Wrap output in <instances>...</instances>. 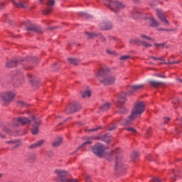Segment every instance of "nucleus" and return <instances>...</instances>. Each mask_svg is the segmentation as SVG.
<instances>
[{
	"mask_svg": "<svg viewBox=\"0 0 182 182\" xmlns=\"http://www.w3.org/2000/svg\"><path fill=\"white\" fill-rule=\"evenodd\" d=\"M15 92L13 91H3L0 92V99L4 105H9L15 99Z\"/></svg>",
	"mask_w": 182,
	"mask_h": 182,
	"instance_id": "obj_4",
	"label": "nucleus"
},
{
	"mask_svg": "<svg viewBox=\"0 0 182 182\" xmlns=\"http://www.w3.org/2000/svg\"><path fill=\"white\" fill-rule=\"evenodd\" d=\"M141 41V39H145L146 41H153V38H151V37L146 36L145 34H141L140 36V38Z\"/></svg>",
	"mask_w": 182,
	"mask_h": 182,
	"instance_id": "obj_29",
	"label": "nucleus"
},
{
	"mask_svg": "<svg viewBox=\"0 0 182 182\" xmlns=\"http://www.w3.org/2000/svg\"><path fill=\"white\" fill-rule=\"evenodd\" d=\"M80 109V105H70L66 108L67 112L69 113H75V112H77Z\"/></svg>",
	"mask_w": 182,
	"mask_h": 182,
	"instance_id": "obj_18",
	"label": "nucleus"
},
{
	"mask_svg": "<svg viewBox=\"0 0 182 182\" xmlns=\"http://www.w3.org/2000/svg\"><path fill=\"white\" fill-rule=\"evenodd\" d=\"M26 23H27L26 26H27L28 31H32L33 32H36V33H41L42 32V31L41 30V28H39L37 26H35L31 21H27Z\"/></svg>",
	"mask_w": 182,
	"mask_h": 182,
	"instance_id": "obj_11",
	"label": "nucleus"
},
{
	"mask_svg": "<svg viewBox=\"0 0 182 182\" xmlns=\"http://www.w3.org/2000/svg\"><path fill=\"white\" fill-rule=\"evenodd\" d=\"M115 167L117 168H126L124 164H123V162H122V161L119 159H116Z\"/></svg>",
	"mask_w": 182,
	"mask_h": 182,
	"instance_id": "obj_23",
	"label": "nucleus"
},
{
	"mask_svg": "<svg viewBox=\"0 0 182 182\" xmlns=\"http://www.w3.org/2000/svg\"><path fill=\"white\" fill-rule=\"evenodd\" d=\"M79 14L80 15V16H83L84 18L87 17V14L85 12H80Z\"/></svg>",
	"mask_w": 182,
	"mask_h": 182,
	"instance_id": "obj_41",
	"label": "nucleus"
},
{
	"mask_svg": "<svg viewBox=\"0 0 182 182\" xmlns=\"http://www.w3.org/2000/svg\"><path fill=\"white\" fill-rule=\"evenodd\" d=\"M18 106H21L23 107H25L26 106V103H25L23 101H18Z\"/></svg>",
	"mask_w": 182,
	"mask_h": 182,
	"instance_id": "obj_38",
	"label": "nucleus"
},
{
	"mask_svg": "<svg viewBox=\"0 0 182 182\" xmlns=\"http://www.w3.org/2000/svg\"><path fill=\"white\" fill-rule=\"evenodd\" d=\"M81 95L82 97H90L92 92H90V90H87L85 91L81 92Z\"/></svg>",
	"mask_w": 182,
	"mask_h": 182,
	"instance_id": "obj_25",
	"label": "nucleus"
},
{
	"mask_svg": "<svg viewBox=\"0 0 182 182\" xmlns=\"http://www.w3.org/2000/svg\"><path fill=\"white\" fill-rule=\"evenodd\" d=\"M51 29H55V27H52Z\"/></svg>",
	"mask_w": 182,
	"mask_h": 182,
	"instance_id": "obj_57",
	"label": "nucleus"
},
{
	"mask_svg": "<svg viewBox=\"0 0 182 182\" xmlns=\"http://www.w3.org/2000/svg\"><path fill=\"white\" fill-rule=\"evenodd\" d=\"M14 4L16 8H28V3L25 1L14 2Z\"/></svg>",
	"mask_w": 182,
	"mask_h": 182,
	"instance_id": "obj_21",
	"label": "nucleus"
},
{
	"mask_svg": "<svg viewBox=\"0 0 182 182\" xmlns=\"http://www.w3.org/2000/svg\"><path fill=\"white\" fill-rule=\"evenodd\" d=\"M149 83L151 86H153L154 87H157L158 86H160V85H163L161 82L154 80H149Z\"/></svg>",
	"mask_w": 182,
	"mask_h": 182,
	"instance_id": "obj_24",
	"label": "nucleus"
},
{
	"mask_svg": "<svg viewBox=\"0 0 182 182\" xmlns=\"http://www.w3.org/2000/svg\"><path fill=\"white\" fill-rule=\"evenodd\" d=\"M38 157V155H36V154H33L29 156V160L31 161H35V160H36V158Z\"/></svg>",
	"mask_w": 182,
	"mask_h": 182,
	"instance_id": "obj_33",
	"label": "nucleus"
},
{
	"mask_svg": "<svg viewBox=\"0 0 182 182\" xmlns=\"http://www.w3.org/2000/svg\"><path fill=\"white\" fill-rule=\"evenodd\" d=\"M174 63H178V61H177V62H176V61H174V62H168V63L162 62V63H160V65H163V64H164V65H174Z\"/></svg>",
	"mask_w": 182,
	"mask_h": 182,
	"instance_id": "obj_35",
	"label": "nucleus"
},
{
	"mask_svg": "<svg viewBox=\"0 0 182 182\" xmlns=\"http://www.w3.org/2000/svg\"><path fill=\"white\" fill-rule=\"evenodd\" d=\"M119 109V113H121L122 114H124V113H126V112H127V109L126 107H124L123 105H121L120 107H118Z\"/></svg>",
	"mask_w": 182,
	"mask_h": 182,
	"instance_id": "obj_30",
	"label": "nucleus"
},
{
	"mask_svg": "<svg viewBox=\"0 0 182 182\" xmlns=\"http://www.w3.org/2000/svg\"><path fill=\"white\" fill-rule=\"evenodd\" d=\"M76 151H75V152H73V154H75V153H76Z\"/></svg>",
	"mask_w": 182,
	"mask_h": 182,
	"instance_id": "obj_56",
	"label": "nucleus"
},
{
	"mask_svg": "<svg viewBox=\"0 0 182 182\" xmlns=\"http://www.w3.org/2000/svg\"><path fill=\"white\" fill-rule=\"evenodd\" d=\"M30 77H32V75H30Z\"/></svg>",
	"mask_w": 182,
	"mask_h": 182,
	"instance_id": "obj_58",
	"label": "nucleus"
},
{
	"mask_svg": "<svg viewBox=\"0 0 182 182\" xmlns=\"http://www.w3.org/2000/svg\"><path fill=\"white\" fill-rule=\"evenodd\" d=\"M16 63H18V60L14 59V60L8 61L6 63V68H14V66H16Z\"/></svg>",
	"mask_w": 182,
	"mask_h": 182,
	"instance_id": "obj_22",
	"label": "nucleus"
},
{
	"mask_svg": "<svg viewBox=\"0 0 182 182\" xmlns=\"http://www.w3.org/2000/svg\"><path fill=\"white\" fill-rule=\"evenodd\" d=\"M9 144H11V143H16V141H8Z\"/></svg>",
	"mask_w": 182,
	"mask_h": 182,
	"instance_id": "obj_51",
	"label": "nucleus"
},
{
	"mask_svg": "<svg viewBox=\"0 0 182 182\" xmlns=\"http://www.w3.org/2000/svg\"><path fill=\"white\" fill-rule=\"evenodd\" d=\"M91 140H102V141H105V143H110V140H109V138L107 136H90L87 138V141L84 142L81 146H80L77 148V150H80L82 147H85L86 144H91L92 141Z\"/></svg>",
	"mask_w": 182,
	"mask_h": 182,
	"instance_id": "obj_6",
	"label": "nucleus"
},
{
	"mask_svg": "<svg viewBox=\"0 0 182 182\" xmlns=\"http://www.w3.org/2000/svg\"><path fill=\"white\" fill-rule=\"evenodd\" d=\"M149 59H153V60H161L162 62H164V58L163 57L156 58L154 56H150Z\"/></svg>",
	"mask_w": 182,
	"mask_h": 182,
	"instance_id": "obj_32",
	"label": "nucleus"
},
{
	"mask_svg": "<svg viewBox=\"0 0 182 182\" xmlns=\"http://www.w3.org/2000/svg\"><path fill=\"white\" fill-rule=\"evenodd\" d=\"M109 68H104L100 70H99L95 74V77H97V79L101 82V83H103L105 86H107L109 85H113L114 82H116V77L113 75H107L105 77V79H102L103 76H105L106 73L109 72Z\"/></svg>",
	"mask_w": 182,
	"mask_h": 182,
	"instance_id": "obj_3",
	"label": "nucleus"
},
{
	"mask_svg": "<svg viewBox=\"0 0 182 182\" xmlns=\"http://www.w3.org/2000/svg\"><path fill=\"white\" fill-rule=\"evenodd\" d=\"M92 153H94L97 157H103L106 148L105 147V145L102 144H97L92 147Z\"/></svg>",
	"mask_w": 182,
	"mask_h": 182,
	"instance_id": "obj_7",
	"label": "nucleus"
},
{
	"mask_svg": "<svg viewBox=\"0 0 182 182\" xmlns=\"http://www.w3.org/2000/svg\"><path fill=\"white\" fill-rule=\"evenodd\" d=\"M86 35H87L88 38L90 39H92L93 38H99V39H101L102 42H105L106 41V38L102 36V34H97L96 33H87L86 32Z\"/></svg>",
	"mask_w": 182,
	"mask_h": 182,
	"instance_id": "obj_15",
	"label": "nucleus"
},
{
	"mask_svg": "<svg viewBox=\"0 0 182 182\" xmlns=\"http://www.w3.org/2000/svg\"><path fill=\"white\" fill-rule=\"evenodd\" d=\"M153 181L154 182H161V180H160V178H157V177H154L152 178Z\"/></svg>",
	"mask_w": 182,
	"mask_h": 182,
	"instance_id": "obj_40",
	"label": "nucleus"
},
{
	"mask_svg": "<svg viewBox=\"0 0 182 182\" xmlns=\"http://www.w3.org/2000/svg\"><path fill=\"white\" fill-rule=\"evenodd\" d=\"M127 101V99L126 98V93L125 92L121 93L118 97V102L117 104V107H120L121 106H123Z\"/></svg>",
	"mask_w": 182,
	"mask_h": 182,
	"instance_id": "obj_13",
	"label": "nucleus"
},
{
	"mask_svg": "<svg viewBox=\"0 0 182 182\" xmlns=\"http://www.w3.org/2000/svg\"><path fill=\"white\" fill-rule=\"evenodd\" d=\"M107 53H108L109 55H114V51H110L109 50H107Z\"/></svg>",
	"mask_w": 182,
	"mask_h": 182,
	"instance_id": "obj_44",
	"label": "nucleus"
},
{
	"mask_svg": "<svg viewBox=\"0 0 182 182\" xmlns=\"http://www.w3.org/2000/svg\"><path fill=\"white\" fill-rule=\"evenodd\" d=\"M109 39H112L113 41H114V37H112V36H109Z\"/></svg>",
	"mask_w": 182,
	"mask_h": 182,
	"instance_id": "obj_53",
	"label": "nucleus"
},
{
	"mask_svg": "<svg viewBox=\"0 0 182 182\" xmlns=\"http://www.w3.org/2000/svg\"><path fill=\"white\" fill-rule=\"evenodd\" d=\"M53 5H55V0H48L47 2L48 8L44 11V14H46V15H48V14H50Z\"/></svg>",
	"mask_w": 182,
	"mask_h": 182,
	"instance_id": "obj_16",
	"label": "nucleus"
},
{
	"mask_svg": "<svg viewBox=\"0 0 182 182\" xmlns=\"http://www.w3.org/2000/svg\"><path fill=\"white\" fill-rule=\"evenodd\" d=\"M144 87V85L141 84L133 85L131 88V90L129 92V94L133 95L134 92H139V90H141V89H143Z\"/></svg>",
	"mask_w": 182,
	"mask_h": 182,
	"instance_id": "obj_17",
	"label": "nucleus"
},
{
	"mask_svg": "<svg viewBox=\"0 0 182 182\" xmlns=\"http://www.w3.org/2000/svg\"><path fill=\"white\" fill-rule=\"evenodd\" d=\"M4 177V175L2 173H0V178H2Z\"/></svg>",
	"mask_w": 182,
	"mask_h": 182,
	"instance_id": "obj_54",
	"label": "nucleus"
},
{
	"mask_svg": "<svg viewBox=\"0 0 182 182\" xmlns=\"http://www.w3.org/2000/svg\"><path fill=\"white\" fill-rule=\"evenodd\" d=\"M119 59L120 60H127L128 59H130V55H122Z\"/></svg>",
	"mask_w": 182,
	"mask_h": 182,
	"instance_id": "obj_34",
	"label": "nucleus"
},
{
	"mask_svg": "<svg viewBox=\"0 0 182 182\" xmlns=\"http://www.w3.org/2000/svg\"><path fill=\"white\" fill-rule=\"evenodd\" d=\"M54 65H56V63H55Z\"/></svg>",
	"mask_w": 182,
	"mask_h": 182,
	"instance_id": "obj_60",
	"label": "nucleus"
},
{
	"mask_svg": "<svg viewBox=\"0 0 182 182\" xmlns=\"http://www.w3.org/2000/svg\"><path fill=\"white\" fill-rule=\"evenodd\" d=\"M0 137H1V139H5V135H4V134H2L0 133Z\"/></svg>",
	"mask_w": 182,
	"mask_h": 182,
	"instance_id": "obj_49",
	"label": "nucleus"
},
{
	"mask_svg": "<svg viewBox=\"0 0 182 182\" xmlns=\"http://www.w3.org/2000/svg\"><path fill=\"white\" fill-rule=\"evenodd\" d=\"M149 26H152L153 28L160 26V22L157 21L154 18H149Z\"/></svg>",
	"mask_w": 182,
	"mask_h": 182,
	"instance_id": "obj_20",
	"label": "nucleus"
},
{
	"mask_svg": "<svg viewBox=\"0 0 182 182\" xmlns=\"http://www.w3.org/2000/svg\"><path fill=\"white\" fill-rule=\"evenodd\" d=\"M100 28L102 29V31H109L113 28V24L112 22L107 20L100 24Z\"/></svg>",
	"mask_w": 182,
	"mask_h": 182,
	"instance_id": "obj_12",
	"label": "nucleus"
},
{
	"mask_svg": "<svg viewBox=\"0 0 182 182\" xmlns=\"http://www.w3.org/2000/svg\"><path fill=\"white\" fill-rule=\"evenodd\" d=\"M102 110L103 112H106L107 110H109L110 109V104L109 103H105L101 107Z\"/></svg>",
	"mask_w": 182,
	"mask_h": 182,
	"instance_id": "obj_28",
	"label": "nucleus"
},
{
	"mask_svg": "<svg viewBox=\"0 0 182 182\" xmlns=\"http://www.w3.org/2000/svg\"><path fill=\"white\" fill-rule=\"evenodd\" d=\"M30 82H32V80H30Z\"/></svg>",
	"mask_w": 182,
	"mask_h": 182,
	"instance_id": "obj_59",
	"label": "nucleus"
},
{
	"mask_svg": "<svg viewBox=\"0 0 182 182\" xmlns=\"http://www.w3.org/2000/svg\"><path fill=\"white\" fill-rule=\"evenodd\" d=\"M126 130H127V132H130L131 133H136V129L134 128H132V127H129V128H127Z\"/></svg>",
	"mask_w": 182,
	"mask_h": 182,
	"instance_id": "obj_36",
	"label": "nucleus"
},
{
	"mask_svg": "<svg viewBox=\"0 0 182 182\" xmlns=\"http://www.w3.org/2000/svg\"><path fill=\"white\" fill-rule=\"evenodd\" d=\"M116 125H114V126H113L112 127H109V129H108V130H110V131H112V130H114V129H116Z\"/></svg>",
	"mask_w": 182,
	"mask_h": 182,
	"instance_id": "obj_45",
	"label": "nucleus"
},
{
	"mask_svg": "<svg viewBox=\"0 0 182 182\" xmlns=\"http://www.w3.org/2000/svg\"><path fill=\"white\" fill-rule=\"evenodd\" d=\"M43 0H39V2H41H41H43Z\"/></svg>",
	"mask_w": 182,
	"mask_h": 182,
	"instance_id": "obj_55",
	"label": "nucleus"
},
{
	"mask_svg": "<svg viewBox=\"0 0 182 182\" xmlns=\"http://www.w3.org/2000/svg\"><path fill=\"white\" fill-rule=\"evenodd\" d=\"M60 124H62V123H60Z\"/></svg>",
	"mask_w": 182,
	"mask_h": 182,
	"instance_id": "obj_61",
	"label": "nucleus"
},
{
	"mask_svg": "<svg viewBox=\"0 0 182 182\" xmlns=\"http://www.w3.org/2000/svg\"><path fill=\"white\" fill-rule=\"evenodd\" d=\"M2 6H4V3H0V9H1Z\"/></svg>",
	"mask_w": 182,
	"mask_h": 182,
	"instance_id": "obj_52",
	"label": "nucleus"
},
{
	"mask_svg": "<svg viewBox=\"0 0 182 182\" xmlns=\"http://www.w3.org/2000/svg\"><path fill=\"white\" fill-rule=\"evenodd\" d=\"M139 156V153L137 151H134L132 153V159H136V157Z\"/></svg>",
	"mask_w": 182,
	"mask_h": 182,
	"instance_id": "obj_39",
	"label": "nucleus"
},
{
	"mask_svg": "<svg viewBox=\"0 0 182 182\" xmlns=\"http://www.w3.org/2000/svg\"><path fill=\"white\" fill-rule=\"evenodd\" d=\"M54 173L61 182H66V179L68 178V171L62 169H57L54 171Z\"/></svg>",
	"mask_w": 182,
	"mask_h": 182,
	"instance_id": "obj_9",
	"label": "nucleus"
},
{
	"mask_svg": "<svg viewBox=\"0 0 182 182\" xmlns=\"http://www.w3.org/2000/svg\"><path fill=\"white\" fill-rule=\"evenodd\" d=\"M144 102H136L133 110L132 111L131 115L129 117L128 119L125 120L124 124H132L134 119H137V117H140V116L143 114V113L144 112Z\"/></svg>",
	"mask_w": 182,
	"mask_h": 182,
	"instance_id": "obj_2",
	"label": "nucleus"
},
{
	"mask_svg": "<svg viewBox=\"0 0 182 182\" xmlns=\"http://www.w3.org/2000/svg\"><path fill=\"white\" fill-rule=\"evenodd\" d=\"M4 132H6V133H9V129L8 128H5Z\"/></svg>",
	"mask_w": 182,
	"mask_h": 182,
	"instance_id": "obj_48",
	"label": "nucleus"
},
{
	"mask_svg": "<svg viewBox=\"0 0 182 182\" xmlns=\"http://www.w3.org/2000/svg\"><path fill=\"white\" fill-rule=\"evenodd\" d=\"M45 144V140L44 139H41L36 142L35 144H32L28 146V149H38Z\"/></svg>",
	"mask_w": 182,
	"mask_h": 182,
	"instance_id": "obj_19",
	"label": "nucleus"
},
{
	"mask_svg": "<svg viewBox=\"0 0 182 182\" xmlns=\"http://www.w3.org/2000/svg\"><path fill=\"white\" fill-rule=\"evenodd\" d=\"M149 136H151V129L150 128L146 130V137H149Z\"/></svg>",
	"mask_w": 182,
	"mask_h": 182,
	"instance_id": "obj_37",
	"label": "nucleus"
},
{
	"mask_svg": "<svg viewBox=\"0 0 182 182\" xmlns=\"http://www.w3.org/2000/svg\"><path fill=\"white\" fill-rule=\"evenodd\" d=\"M156 11L159 19H160V21H161V22L164 23L166 26H168L170 25V23H168V21H167V18H166V16L164 15L163 11H161V9H156Z\"/></svg>",
	"mask_w": 182,
	"mask_h": 182,
	"instance_id": "obj_10",
	"label": "nucleus"
},
{
	"mask_svg": "<svg viewBox=\"0 0 182 182\" xmlns=\"http://www.w3.org/2000/svg\"><path fill=\"white\" fill-rule=\"evenodd\" d=\"M117 21H119V22H122V21H123V18H122L121 16H117Z\"/></svg>",
	"mask_w": 182,
	"mask_h": 182,
	"instance_id": "obj_43",
	"label": "nucleus"
},
{
	"mask_svg": "<svg viewBox=\"0 0 182 182\" xmlns=\"http://www.w3.org/2000/svg\"><path fill=\"white\" fill-rule=\"evenodd\" d=\"M171 119L168 117H165L164 119V124H166L167 122H170Z\"/></svg>",
	"mask_w": 182,
	"mask_h": 182,
	"instance_id": "obj_42",
	"label": "nucleus"
},
{
	"mask_svg": "<svg viewBox=\"0 0 182 182\" xmlns=\"http://www.w3.org/2000/svg\"><path fill=\"white\" fill-rule=\"evenodd\" d=\"M68 62L71 65H77V63H79V60H77L76 58H68Z\"/></svg>",
	"mask_w": 182,
	"mask_h": 182,
	"instance_id": "obj_27",
	"label": "nucleus"
},
{
	"mask_svg": "<svg viewBox=\"0 0 182 182\" xmlns=\"http://www.w3.org/2000/svg\"><path fill=\"white\" fill-rule=\"evenodd\" d=\"M130 45H141L142 46H144V48H150L151 46V44L141 40L140 38H132L129 40Z\"/></svg>",
	"mask_w": 182,
	"mask_h": 182,
	"instance_id": "obj_8",
	"label": "nucleus"
},
{
	"mask_svg": "<svg viewBox=\"0 0 182 182\" xmlns=\"http://www.w3.org/2000/svg\"><path fill=\"white\" fill-rule=\"evenodd\" d=\"M154 45L155 46H164V45L161 43H155Z\"/></svg>",
	"mask_w": 182,
	"mask_h": 182,
	"instance_id": "obj_47",
	"label": "nucleus"
},
{
	"mask_svg": "<svg viewBox=\"0 0 182 182\" xmlns=\"http://www.w3.org/2000/svg\"><path fill=\"white\" fill-rule=\"evenodd\" d=\"M176 80H177L178 83H181L182 84V80L181 79L177 78Z\"/></svg>",
	"mask_w": 182,
	"mask_h": 182,
	"instance_id": "obj_46",
	"label": "nucleus"
},
{
	"mask_svg": "<svg viewBox=\"0 0 182 182\" xmlns=\"http://www.w3.org/2000/svg\"><path fill=\"white\" fill-rule=\"evenodd\" d=\"M62 144V138L59 137L57 140L53 142V147H58V146H60Z\"/></svg>",
	"mask_w": 182,
	"mask_h": 182,
	"instance_id": "obj_26",
	"label": "nucleus"
},
{
	"mask_svg": "<svg viewBox=\"0 0 182 182\" xmlns=\"http://www.w3.org/2000/svg\"><path fill=\"white\" fill-rule=\"evenodd\" d=\"M33 122L31 133L32 134H38L39 133V127L41 126V121L40 119L35 117V116L31 117V119L27 117H18L13 119L12 125L14 127H18L20 124L22 126L25 124H29Z\"/></svg>",
	"mask_w": 182,
	"mask_h": 182,
	"instance_id": "obj_1",
	"label": "nucleus"
},
{
	"mask_svg": "<svg viewBox=\"0 0 182 182\" xmlns=\"http://www.w3.org/2000/svg\"><path fill=\"white\" fill-rule=\"evenodd\" d=\"M132 17L133 19H143V12L138 9H135L132 11Z\"/></svg>",
	"mask_w": 182,
	"mask_h": 182,
	"instance_id": "obj_14",
	"label": "nucleus"
},
{
	"mask_svg": "<svg viewBox=\"0 0 182 182\" xmlns=\"http://www.w3.org/2000/svg\"><path fill=\"white\" fill-rule=\"evenodd\" d=\"M104 4L105 6H108V8H109L112 11H114V12H117V9H122L124 8V5L117 0H105Z\"/></svg>",
	"mask_w": 182,
	"mask_h": 182,
	"instance_id": "obj_5",
	"label": "nucleus"
},
{
	"mask_svg": "<svg viewBox=\"0 0 182 182\" xmlns=\"http://www.w3.org/2000/svg\"><path fill=\"white\" fill-rule=\"evenodd\" d=\"M100 129H102L101 127H97V128H93V129H85V132H97V130H100Z\"/></svg>",
	"mask_w": 182,
	"mask_h": 182,
	"instance_id": "obj_31",
	"label": "nucleus"
},
{
	"mask_svg": "<svg viewBox=\"0 0 182 182\" xmlns=\"http://www.w3.org/2000/svg\"><path fill=\"white\" fill-rule=\"evenodd\" d=\"M157 76H159V77H164V78H166V76H165V75H158Z\"/></svg>",
	"mask_w": 182,
	"mask_h": 182,
	"instance_id": "obj_50",
	"label": "nucleus"
}]
</instances>
